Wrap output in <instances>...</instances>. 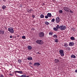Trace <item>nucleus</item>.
<instances>
[{
	"label": "nucleus",
	"instance_id": "1",
	"mask_svg": "<svg viewBox=\"0 0 77 77\" xmlns=\"http://www.w3.org/2000/svg\"><path fill=\"white\" fill-rule=\"evenodd\" d=\"M58 26L59 29H60V30H65V29L66 28V27L65 25H61L60 26L58 25Z\"/></svg>",
	"mask_w": 77,
	"mask_h": 77
},
{
	"label": "nucleus",
	"instance_id": "2",
	"mask_svg": "<svg viewBox=\"0 0 77 77\" xmlns=\"http://www.w3.org/2000/svg\"><path fill=\"white\" fill-rule=\"evenodd\" d=\"M36 43L39 45H43V44H44V42L41 40L38 39L36 41Z\"/></svg>",
	"mask_w": 77,
	"mask_h": 77
},
{
	"label": "nucleus",
	"instance_id": "3",
	"mask_svg": "<svg viewBox=\"0 0 77 77\" xmlns=\"http://www.w3.org/2000/svg\"><path fill=\"white\" fill-rule=\"evenodd\" d=\"M38 36L40 37V38H44V33L43 32H39L38 33Z\"/></svg>",
	"mask_w": 77,
	"mask_h": 77
},
{
	"label": "nucleus",
	"instance_id": "4",
	"mask_svg": "<svg viewBox=\"0 0 77 77\" xmlns=\"http://www.w3.org/2000/svg\"><path fill=\"white\" fill-rule=\"evenodd\" d=\"M8 31L11 33H14V30L13 28L12 27H10L8 28Z\"/></svg>",
	"mask_w": 77,
	"mask_h": 77
},
{
	"label": "nucleus",
	"instance_id": "5",
	"mask_svg": "<svg viewBox=\"0 0 77 77\" xmlns=\"http://www.w3.org/2000/svg\"><path fill=\"white\" fill-rule=\"evenodd\" d=\"M59 52L61 56H64V51L63 50H60Z\"/></svg>",
	"mask_w": 77,
	"mask_h": 77
},
{
	"label": "nucleus",
	"instance_id": "6",
	"mask_svg": "<svg viewBox=\"0 0 77 77\" xmlns=\"http://www.w3.org/2000/svg\"><path fill=\"white\" fill-rule=\"evenodd\" d=\"M56 21L57 23H58L60 22V19L59 18V17H57L56 19Z\"/></svg>",
	"mask_w": 77,
	"mask_h": 77
},
{
	"label": "nucleus",
	"instance_id": "7",
	"mask_svg": "<svg viewBox=\"0 0 77 77\" xmlns=\"http://www.w3.org/2000/svg\"><path fill=\"white\" fill-rule=\"evenodd\" d=\"M58 29H59V25L57 26L56 27H54L53 28V30L55 31H57Z\"/></svg>",
	"mask_w": 77,
	"mask_h": 77
},
{
	"label": "nucleus",
	"instance_id": "8",
	"mask_svg": "<svg viewBox=\"0 0 77 77\" xmlns=\"http://www.w3.org/2000/svg\"><path fill=\"white\" fill-rule=\"evenodd\" d=\"M14 72L15 74H16L17 73H19V74H22V73H23V72H22V71H15Z\"/></svg>",
	"mask_w": 77,
	"mask_h": 77
},
{
	"label": "nucleus",
	"instance_id": "9",
	"mask_svg": "<svg viewBox=\"0 0 77 77\" xmlns=\"http://www.w3.org/2000/svg\"><path fill=\"white\" fill-rule=\"evenodd\" d=\"M40 65V63H35L34 64V66H37L38 67Z\"/></svg>",
	"mask_w": 77,
	"mask_h": 77
},
{
	"label": "nucleus",
	"instance_id": "10",
	"mask_svg": "<svg viewBox=\"0 0 77 77\" xmlns=\"http://www.w3.org/2000/svg\"><path fill=\"white\" fill-rule=\"evenodd\" d=\"M74 45V43L73 42H70L69 44V46H73Z\"/></svg>",
	"mask_w": 77,
	"mask_h": 77
},
{
	"label": "nucleus",
	"instance_id": "11",
	"mask_svg": "<svg viewBox=\"0 0 77 77\" xmlns=\"http://www.w3.org/2000/svg\"><path fill=\"white\" fill-rule=\"evenodd\" d=\"M27 59L29 60H33V58H32V57H29L27 58Z\"/></svg>",
	"mask_w": 77,
	"mask_h": 77
},
{
	"label": "nucleus",
	"instance_id": "12",
	"mask_svg": "<svg viewBox=\"0 0 77 77\" xmlns=\"http://www.w3.org/2000/svg\"><path fill=\"white\" fill-rule=\"evenodd\" d=\"M4 33H5V32H4L3 30H0V34L4 35Z\"/></svg>",
	"mask_w": 77,
	"mask_h": 77
},
{
	"label": "nucleus",
	"instance_id": "13",
	"mask_svg": "<svg viewBox=\"0 0 77 77\" xmlns=\"http://www.w3.org/2000/svg\"><path fill=\"white\" fill-rule=\"evenodd\" d=\"M2 8L3 10H5L6 9V6L3 5L2 6Z\"/></svg>",
	"mask_w": 77,
	"mask_h": 77
},
{
	"label": "nucleus",
	"instance_id": "14",
	"mask_svg": "<svg viewBox=\"0 0 77 77\" xmlns=\"http://www.w3.org/2000/svg\"><path fill=\"white\" fill-rule=\"evenodd\" d=\"M47 15H48L49 17H51V16H52L51 14L50 13H48Z\"/></svg>",
	"mask_w": 77,
	"mask_h": 77
},
{
	"label": "nucleus",
	"instance_id": "15",
	"mask_svg": "<svg viewBox=\"0 0 77 77\" xmlns=\"http://www.w3.org/2000/svg\"><path fill=\"white\" fill-rule=\"evenodd\" d=\"M32 47L31 46L29 45L28 46V50H32Z\"/></svg>",
	"mask_w": 77,
	"mask_h": 77
},
{
	"label": "nucleus",
	"instance_id": "16",
	"mask_svg": "<svg viewBox=\"0 0 77 77\" xmlns=\"http://www.w3.org/2000/svg\"><path fill=\"white\" fill-rule=\"evenodd\" d=\"M64 45L65 47H68L69 45L68 44H67V43H65L64 44Z\"/></svg>",
	"mask_w": 77,
	"mask_h": 77
},
{
	"label": "nucleus",
	"instance_id": "17",
	"mask_svg": "<svg viewBox=\"0 0 77 77\" xmlns=\"http://www.w3.org/2000/svg\"><path fill=\"white\" fill-rule=\"evenodd\" d=\"M40 17L41 18H44V15L42 14L40 15Z\"/></svg>",
	"mask_w": 77,
	"mask_h": 77
},
{
	"label": "nucleus",
	"instance_id": "18",
	"mask_svg": "<svg viewBox=\"0 0 77 77\" xmlns=\"http://www.w3.org/2000/svg\"><path fill=\"white\" fill-rule=\"evenodd\" d=\"M53 38H57V35L56 34H55L53 35Z\"/></svg>",
	"mask_w": 77,
	"mask_h": 77
},
{
	"label": "nucleus",
	"instance_id": "19",
	"mask_svg": "<svg viewBox=\"0 0 77 77\" xmlns=\"http://www.w3.org/2000/svg\"><path fill=\"white\" fill-rule=\"evenodd\" d=\"M71 57L72 58H75L76 57H75V56L73 55V54H72L71 55Z\"/></svg>",
	"mask_w": 77,
	"mask_h": 77
},
{
	"label": "nucleus",
	"instance_id": "20",
	"mask_svg": "<svg viewBox=\"0 0 77 77\" xmlns=\"http://www.w3.org/2000/svg\"><path fill=\"white\" fill-rule=\"evenodd\" d=\"M45 24L47 25V26H48L50 24V23H49V22L47 21L45 22Z\"/></svg>",
	"mask_w": 77,
	"mask_h": 77
},
{
	"label": "nucleus",
	"instance_id": "21",
	"mask_svg": "<svg viewBox=\"0 0 77 77\" xmlns=\"http://www.w3.org/2000/svg\"><path fill=\"white\" fill-rule=\"evenodd\" d=\"M70 39H71V40H74L75 39V38L74 37H70Z\"/></svg>",
	"mask_w": 77,
	"mask_h": 77
},
{
	"label": "nucleus",
	"instance_id": "22",
	"mask_svg": "<svg viewBox=\"0 0 77 77\" xmlns=\"http://www.w3.org/2000/svg\"><path fill=\"white\" fill-rule=\"evenodd\" d=\"M18 63H21V60H18Z\"/></svg>",
	"mask_w": 77,
	"mask_h": 77
},
{
	"label": "nucleus",
	"instance_id": "23",
	"mask_svg": "<svg viewBox=\"0 0 77 77\" xmlns=\"http://www.w3.org/2000/svg\"><path fill=\"white\" fill-rule=\"evenodd\" d=\"M27 76L26 75H23L20 76V77H26Z\"/></svg>",
	"mask_w": 77,
	"mask_h": 77
},
{
	"label": "nucleus",
	"instance_id": "24",
	"mask_svg": "<svg viewBox=\"0 0 77 77\" xmlns=\"http://www.w3.org/2000/svg\"><path fill=\"white\" fill-rule=\"evenodd\" d=\"M53 35V32H50L49 33V35Z\"/></svg>",
	"mask_w": 77,
	"mask_h": 77
},
{
	"label": "nucleus",
	"instance_id": "25",
	"mask_svg": "<svg viewBox=\"0 0 77 77\" xmlns=\"http://www.w3.org/2000/svg\"><path fill=\"white\" fill-rule=\"evenodd\" d=\"M55 42H59V40H58V39H56L55 40Z\"/></svg>",
	"mask_w": 77,
	"mask_h": 77
},
{
	"label": "nucleus",
	"instance_id": "26",
	"mask_svg": "<svg viewBox=\"0 0 77 77\" xmlns=\"http://www.w3.org/2000/svg\"><path fill=\"white\" fill-rule=\"evenodd\" d=\"M59 12L60 14H62V13H63V11L62 10H60L59 11Z\"/></svg>",
	"mask_w": 77,
	"mask_h": 77
},
{
	"label": "nucleus",
	"instance_id": "27",
	"mask_svg": "<svg viewBox=\"0 0 77 77\" xmlns=\"http://www.w3.org/2000/svg\"><path fill=\"white\" fill-rule=\"evenodd\" d=\"M22 38L23 39H26V36L24 35L22 36Z\"/></svg>",
	"mask_w": 77,
	"mask_h": 77
},
{
	"label": "nucleus",
	"instance_id": "28",
	"mask_svg": "<svg viewBox=\"0 0 77 77\" xmlns=\"http://www.w3.org/2000/svg\"><path fill=\"white\" fill-rule=\"evenodd\" d=\"M63 10L65 11H66V10H67L66 9V7H64L63 8Z\"/></svg>",
	"mask_w": 77,
	"mask_h": 77
},
{
	"label": "nucleus",
	"instance_id": "29",
	"mask_svg": "<svg viewBox=\"0 0 77 77\" xmlns=\"http://www.w3.org/2000/svg\"><path fill=\"white\" fill-rule=\"evenodd\" d=\"M55 61L56 62V63H58V62H59V60H55Z\"/></svg>",
	"mask_w": 77,
	"mask_h": 77
},
{
	"label": "nucleus",
	"instance_id": "30",
	"mask_svg": "<svg viewBox=\"0 0 77 77\" xmlns=\"http://www.w3.org/2000/svg\"><path fill=\"white\" fill-rule=\"evenodd\" d=\"M55 21V19H53L51 20V22H54Z\"/></svg>",
	"mask_w": 77,
	"mask_h": 77
},
{
	"label": "nucleus",
	"instance_id": "31",
	"mask_svg": "<svg viewBox=\"0 0 77 77\" xmlns=\"http://www.w3.org/2000/svg\"><path fill=\"white\" fill-rule=\"evenodd\" d=\"M69 11H70V13H72V14L74 12H73V11L69 9Z\"/></svg>",
	"mask_w": 77,
	"mask_h": 77
},
{
	"label": "nucleus",
	"instance_id": "32",
	"mask_svg": "<svg viewBox=\"0 0 77 77\" xmlns=\"http://www.w3.org/2000/svg\"><path fill=\"white\" fill-rule=\"evenodd\" d=\"M48 18V15L45 16V18L47 19Z\"/></svg>",
	"mask_w": 77,
	"mask_h": 77
},
{
	"label": "nucleus",
	"instance_id": "33",
	"mask_svg": "<svg viewBox=\"0 0 77 77\" xmlns=\"http://www.w3.org/2000/svg\"><path fill=\"white\" fill-rule=\"evenodd\" d=\"M66 12H70V10H69L67 9L66 10Z\"/></svg>",
	"mask_w": 77,
	"mask_h": 77
},
{
	"label": "nucleus",
	"instance_id": "34",
	"mask_svg": "<svg viewBox=\"0 0 77 77\" xmlns=\"http://www.w3.org/2000/svg\"><path fill=\"white\" fill-rule=\"evenodd\" d=\"M32 18H35V15H33L32 16Z\"/></svg>",
	"mask_w": 77,
	"mask_h": 77
},
{
	"label": "nucleus",
	"instance_id": "35",
	"mask_svg": "<svg viewBox=\"0 0 77 77\" xmlns=\"http://www.w3.org/2000/svg\"><path fill=\"white\" fill-rule=\"evenodd\" d=\"M35 30V28H33L31 29V30Z\"/></svg>",
	"mask_w": 77,
	"mask_h": 77
},
{
	"label": "nucleus",
	"instance_id": "36",
	"mask_svg": "<svg viewBox=\"0 0 77 77\" xmlns=\"http://www.w3.org/2000/svg\"><path fill=\"white\" fill-rule=\"evenodd\" d=\"M29 65H32V63L31 62H30L29 63Z\"/></svg>",
	"mask_w": 77,
	"mask_h": 77
},
{
	"label": "nucleus",
	"instance_id": "37",
	"mask_svg": "<svg viewBox=\"0 0 77 77\" xmlns=\"http://www.w3.org/2000/svg\"><path fill=\"white\" fill-rule=\"evenodd\" d=\"M0 77H4V76L3 75H1Z\"/></svg>",
	"mask_w": 77,
	"mask_h": 77
},
{
	"label": "nucleus",
	"instance_id": "38",
	"mask_svg": "<svg viewBox=\"0 0 77 77\" xmlns=\"http://www.w3.org/2000/svg\"><path fill=\"white\" fill-rule=\"evenodd\" d=\"M10 38H12V35H10Z\"/></svg>",
	"mask_w": 77,
	"mask_h": 77
},
{
	"label": "nucleus",
	"instance_id": "39",
	"mask_svg": "<svg viewBox=\"0 0 77 77\" xmlns=\"http://www.w3.org/2000/svg\"><path fill=\"white\" fill-rule=\"evenodd\" d=\"M66 9H69V7H66Z\"/></svg>",
	"mask_w": 77,
	"mask_h": 77
},
{
	"label": "nucleus",
	"instance_id": "40",
	"mask_svg": "<svg viewBox=\"0 0 77 77\" xmlns=\"http://www.w3.org/2000/svg\"><path fill=\"white\" fill-rule=\"evenodd\" d=\"M75 72H76L77 73V69H76L75 70Z\"/></svg>",
	"mask_w": 77,
	"mask_h": 77
},
{
	"label": "nucleus",
	"instance_id": "41",
	"mask_svg": "<svg viewBox=\"0 0 77 77\" xmlns=\"http://www.w3.org/2000/svg\"><path fill=\"white\" fill-rule=\"evenodd\" d=\"M32 10H30L29 11L30 12H32Z\"/></svg>",
	"mask_w": 77,
	"mask_h": 77
},
{
	"label": "nucleus",
	"instance_id": "42",
	"mask_svg": "<svg viewBox=\"0 0 77 77\" xmlns=\"http://www.w3.org/2000/svg\"><path fill=\"white\" fill-rule=\"evenodd\" d=\"M18 37H20V35H18Z\"/></svg>",
	"mask_w": 77,
	"mask_h": 77
},
{
	"label": "nucleus",
	"instance_id": "43",
	"mask_svg": "<svg viewBox=\"0 0 77 77\" xmlns=\"http://www.w3.org/2000/svg\"><path fill=\"white\" fill-rule=\"evenodd\" d=\"M31 66V67H32V66Z\"/></svg>",
	"mask_w": 77,
	"mask_h": 77
},
{
	"label": "nucleus",
	"instance_id": "44",
	"mask_svg": "<svg viewBox=\"0 0 77 77\" xmlns=\"http://www.w3.org/2000/svg\"><path fill=\"white\" fill-rule=\"evenodd\" d=\"M19 69L20 70V69Z\"/></svg>",
	"mask_w": 77,
	"mask_h": 77
},
{
	"label": "nucleus",
	"instance_id": "45",
	"mask_svg": "<svg viewBox=\"0 0 77 77\" xmlns=\"http://www.w3.org/2000/svg\"><path fill=\"white\" fill-rule=\"evenodd\" d=\"M60 58H61V57H60Z\"/></svg>",
	"mask_w": 77,
	"mask_h": 77
}]
</instances>
